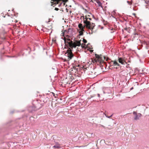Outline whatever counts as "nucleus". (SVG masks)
Wrapping results in <instances>:
<instances>
[{"label":"nucleus","instance_id":"nucleus-16","mask_svg":"<svg viewBox=\"0 0 149 149\" xmlns=\"http://www.w3.org/2000/svg\"><path fill=\"white\" fill-rule=\"evenodd\" d=\"M82 41H83V43L85 44L87 42V40L86 39H84V38H83V40Z\"/></svg>","mask_w":149,"mask_h":149},{"label":"nucleus","instance_id":"nucleus-2","mask_svg":"<svg viewBox=\"0 0 149 149\" xmlns=\"http://www.w3.org/2000/svg\"><path fill=\"white\" fill-rule=\"evenodd\" d=\"M37 104H33L32 106L30 107L28 110L30 112H32L33 111H36L39 109L41 107V104L36 102Z\"/></svg>","mask_w":149,"mask_h":149},{"label":"nucleus","instance_id":"nucleus-30","mask_svg":"<svg viewBox=\"0 0 149 149\" xmlns=\"http://www.w3.org/2000/svg\"><path fill=\"white\" fill-rule=\"evenodd\" d=\"M66 10L67 11V12H68V10L67 9V8H66Z\"/></svg>","mask_w":149,"mask_h":149},{"label":"nucleus","instance_id":"nucleus-20","mask_svg":"<svg viewBox=\"0 0 149 149\" xmlns=\"http://www.w3.org/2000/svg\"><path fill=\"white\" fill-rule=\"evenodd\" d=\"M133 113L134 115H135V116L137 114L136 112L135 111L133 112Z\"/></svg>","mask_w":149,"mask_h":149},{"label":"nucleus","instance_id":"nucleus-13","mask_svg":"<svg viewBox=\"0 0 149 149\" xmlns=\"http://www.w3.org/2000/svg\"><path fill=\"white\" fill-rule=\"evenodd\" d=\"M84 31H83L81 30H80L79 31V36H81L83 34V32H84Z\"/></svg>","mask_w":149,"mask_h":149},{"label":"nucleus","instance_id":"nucleus-37","mask_svg":"<svg viewBox=\"0 0 149 149\" xmlns=\"http://www.w3.org/2000/svg\"><path fill=\"white\" fill-rule=\"evenodd\" d=\"M116 69H117V68H117V67H116Z\"/></svg>","mask_w":149,"mask_h":149},{"label":"nucleus","instance_id":"nucleus-23","mask_svg":"<svg viewBox=\"0 0 149 149\" xmlns=\"http://www.w3.org/2000/svg\"><path fill=\"white\" fill-rule=\"evenodd\" d=\"M55 10H59V9L58 8H55Z\"/></svg>","mask_w":149,"mask_h":149},{"label":"nucleus","instance_id":"nucleus-33","mask_svg":"<svg viewBox=\"0 0 149 149\" xmlns=\"http://www.w3.org/2000/svg\"><path fill=\"white\" fill-rule=\"evenodd\" d=\"M93 17L94 18V15H93Z\"/></svg>","mask_w":149,"mask_h":149},{"label":"nucleus","instance_id":"nucleus-35","mask_svg":"<svg viewBox=\"0 0 149 149\" xmlns=\"http://www.w3.org/2000/svg\"><path fill=\"white\" fill-rule=\"evenodd\" d=\"M133 88V87H132V88H131V89H132Z\"/></svg>","mask_w":149,"mask_h":149},{"label":"nucleus","instance_id":"nucleus-15","mask_svg":"<svg viewBox=\"0 0 149 149\" xmlns=\"http://www.w3.org/2000/svg\"><path fill=\"white\" fill-rule=\"evenodd\" d=\"M132 0H131V2H130L129 1H127V3L130 5H131L132 4Z\"/></svg>","mask_w":149,"mask_h":149},{"label":"nucleus","instance_id":"nucleus-10","mask_svg":"<svg viewBox=\"0 0 149 149\" xmlns=\"http://www.w3.org/2000/svg\"><path fill=\"white\" fill-rule=\"evenodd\" d=\"M96 2L98 4V6L99 7H101L102 8V3H101L98 0H95Z\"/></svg>","mask_w":149,"mask_h":149},{"label":"nucleus","instance_id":"nucleus-14","mask_svg":"<svg viewBox=\"0 0 149 149\" xmlns=\"http://www.w3.org/2000/svg\"><path fill=\"white\" fill-rule=\"evenodd\" d=\"M145 3L147 4V5L146 6V8H148L147 6H148L149 8V0L147 1H145Z\"/></svg>","mask_w":149,"mask_h":149},{"label":"nucleus","instance_id":"nucleus-17","mask_svg":"<svg viewBox=\"0 0 149 149\" xmlns=\"http://www.w3.org/2000/svg\"><path fill=\"white\" fill-rule=\"evenodd\" d=\"M87 19V21H88V19H89V20H91V18H86H86H85L84 17V19L85 20L86 19Z\"/></svg>","mask_w":149,"mask_h":149},{"label":"nucleus","instance_id":"nucleus-22","mask_svg":"<svg viewBox=\"0 0 149 149\" xmlns=\"http://www.w3.org/2000/svg\"><path fill=\"white\" fill-rule=\"evenodd\" d=\"M30 120H33L34 119V118L33 117H30Z\"/></svg>","mask_w":149,"mask_h":149},{"label":"nucleus","instance_id":"nucleus-18","mask_svg":"<svg viewBox=\"0 0 149 149\" xmlns=\"http://www.w3.org/2000/svg\"><path fill=\"white\" fill-rule=\"evenodd\" d=\"M27 50H29V53L30 52H31V49H30V48L29 47H28Z\"/></svg>","mask_w":149,"mask_h":149},{"label":"nucleus","instance_id":"nucleus-36","mask_svg":"<svg viewBox=\"0 0 149 149\" xmlns=\"http://www.w3.org/2000/svg\"><path fill=\"white\" fill-rule=\"evenodd\" d=\"M104 59H105V57L104 56Z\"/></svg>","mask_w":149,"mask_h":149},{"label":"nucleus","instance_id":"nucleus-1","mask_svg":"<svg viewBox=\"0 0 149 149\" xmlns=\"http://www.w3.org/2000/svg\"><path fill=\"white\" fill-rule=\"evenodd\" d=\"M81 40H75L73 42L70 39H68L67 40H64L65 45L67 47L68 49L65 53V55L67 56L68 61H69L72 59L74 56V54L72 52L73 48H75L77 46H80L83 43L81 42Z\"/></svg>","mask_w":149,"mask_h":149},{"label":"nucleus","instance_id":"nucleus-26","mask_svg":"<svg viewBox=\"0 0 149 149\" xmlns=\"http://www.w3.org/2000/svg\"><path fill=\"white\" fill-rule=\"evenodd\" d=\"M63 2H64V3H63V5H65V1H63Z\"/></svg>","mask_w":149,"mask_h":149},{"label":"nucleus","instance_id":"nucleus-34","mask_svg":"<svg viewBox=\"0 0 149 149\" xmlns=\"http://www.w3.org/2000/svg\"><path fill=\"white\" fill-rule=\"evenodd\" d=\"M114 32V31H112V32H111V33H113V32Z\"/></svg>","mask_w":149,"mask_h":149},{"label":"nucleus","instance_id":"nucleus-39","mask_svg":"<svg viewBox=\"0 0 149 149\" xmlns=\"http://www.w3.org/2000/svg\"><path fill=\"white\" fill-rule=\"evenodd\" d=\"M48 99L47 98V100H48Z\"/></svg>","mask_w":149,"mask_h":149},{"label":"nucleus","instance_id":"nucleus-4","mask_svg":"<svg viewBox=\"0 0 149 149\" xmlns=\"http://www.w3.org/2000/svg\"><path fill=\"white\" fill-rule=\"evenodd\" d=\"M84 23L85 24L86 27L89 29H93L95 26V24L93 23H91L90 22L87 21V19L84 20Z\"/></svg>","mask_w":149,"mask_h":149},{"label":"nucleus","instance_id":"nucleus-9","mask_svg":"<svg viewBox=\"0 0 149 149\" xmlns=\"http://www.w3.org/2000/svg\"><path fill=\"white\" fill-rule=\"evenodd\" d=\"M141 114L140 113H139L138 114H137L135 115V116L134 118V119L136 120L139 119L140 117H141Z\"/></svg>","mask_w":149,"mask_h":149},{"label":"nucleus","instance_id":"nucleus-19","mask_svg":"<svg viewBox=\"0 0 149 149\" xmlns=\"http://www.w3.org/2000/svg\"><path fill=\"white\" fill-rule=\"evenodd\" d=\"M105 116H106L107 117V118H110L112 116L113 114L111 115V116H107V115H106V114H105Z\"/></svg>","mask_w":149,"mask_h":149},{"label":"nucleus","instance_id":"nucleus-21","mask_svg":"<svg viewBox=\"0 0 149 149\" xmlns=\"http://www.w3.org/2000/svg\"><path fill=\"white\" fill-rule=\"evenodd\" d=\"M116 13L115 11L114 10L112 12V13L113 15H115V14Z\"/></svg>","mask_w":149,"mask_h":149},{"label":"nucleus","instance_id":"nucleus-31","mask_svg":"<svg viewBox=\"0 0 149 149\" xmlns=\"http://www.w3.org/2000/svg\"><path fill=\"white\" fill-rule=\"evenodd\" d=\"M113 29H113V28H112V29H111V30H113Z\"/></svg>","mask_w":149,"mask_h":149},{"label":"nucleus","instance_id":"nucleus-25","mask_svg":"<svg viewBox=\"0 0 149 149\" xmlns=\"http://www.w3.org/2000/svg\"><path fill=\"white\" fill-rule=\"evenodd\" d=\"M50 21V19H49V20L48 21V22H46L47 23H49V22Z\"/></svg>","mask_w":149,"mask_h":149},{"label":"nucleus","instance_id":"nucleus-11","mask_svg":"<svg viewBox=\"0 0 149 149\" xmlns=\"http://www.w3.org/2000/svg\"><path fill=\"white\" fill-rule=\"evenodd\" d=\"M60 144L58 143L56 144V145L54 146L53 147L55 148H60Z\"/></svg>","mask_w":149,"mask_h":149},{"label":"nucleus","instance_id":"nucleus-32","mask_svg":"<svg viewBox=\"0 0 149 149\" xmlns=\"http://www.w3.org/2000/svg\"><path fill=\"white\" fill-rule=\"evenodd\" d=\"M72 12L71 11H70V14H71V13Z\"/></svg>","mask_w":149,"mask_h":149},{"label":"nucleus","instance_id":"nucleus-7","mask_svg":"<svg viewBox=\"0 0 149 149\" xmlns=\"http://www.w3.org/2000/svg\"><path fill=\"white\" fill-rule=\"evenodd\" d=\"M113 63V64L112 65H113L115 66H119L120 65L116 61H111V63Z\"/></svg>","mask_w":149,"mask_h":149},{"label":"nucleus","instance_id":"nucleus-6","mask_svg":"<svg viewBox=\"0 0 149 149\" xmlns=\"http://www.w3.org/2000/svg\"><path fill=\"white\" fill-rule=\"evenodd\" d=\"M118 60L119 62L122 64H125V63H126L125 61L121 58H118Z\"/></svg>","mask_w":149,"mask_h":149},{"label":"nucleus","instance_id":"nucleus-28","mask_svg":"<svg viewBox=\"0 0 149 149\" xmlns=\"http://www.w3.org/2000/svg\"><path fill=\"white\" fill-rule=\"evenodd\" d=\"M100 74V73H97V74H96V75H98V74Z\"/></svg>","mask_w":149,"mask_h":149},{"label":"nucleus","instance_id":"nucleus-5","mask_svg":"<svg viewBox=\"0 0 149 149\" xmlns=\"http://www.w3.org/2000/svg\"><path fill=\"white\" fill-rule=\"evenodd\" d=\"M63 0H51L52 1H54V3H53V2H52V6L54 7V5H56V4H57L59 3V1H62Z\"/></svg>","mask_w":149,"mask_h":149},{"label":"nucleus","instance_id":"nucleus-12","mask_svg":"<svg viewBox=\"0 0 149 149\" xmlns=\"http://www.w3.org/2000/svg\"><path fill=\"white\" fill-rule=\"evenodd\" d=\"M96 57L97 58V60H98V61H100V60L101 59V57L98 55H97L96 54Z\"/></svg>","mask_w":149,"mask_h":149},{"label":"nucleus","instance_id":"nucleus-38","mask_svg":"<svg viewBox=\"0 0 149 149\" xmlns=\"http://www.w3.org/2000/svg\"><path fill=\"white\" fill-rule=\"evenodd\" d=\"M68 1V0H67L65 1V2H66V1Z\"/></svg>","mask_w":149,"mask_h":149},{"label":"nucleus","instance_id":"nucleus-24","mask_svg":"<svg viewBox=\"0 0 149 149\" xmlns=\"http://www.w3.org/2000/svg\"><path fill=\"white\" fill-rule=\"evenodd\" d=\"M62 4V3H61L60 4H59L58 5V7H60L61 6V5Z\"/></svg>","mask_w":149,"mask_h":149},{"label":"nucleus","instance_id":"nucleus-29","mask_svg":"<svg viewBox=\"0 0 149 149\" xmlns=\"http://www.w3.org/2000/svg\"><path fill=\"white\" fill-rule=\"evenodd\" d=\"M1 39L3 40H4L5 39V38H1Z\"/></svg>","mask_w":149,"mask_h":149},{"label":"nucleus","instance_id":"nucleus-8","mask_svg":"<svg viewBox=\"0 0 149 149\" xmlns=\"http://www.w3.org/2000/svg\"><path fill=\"white\" fill-rule=\"evenodd\" d=\"M78 27L79 28L80 30H81L82 31H84V26H83L82 24H79L78 25Z\"/></svg>","mask_w":149,"mask_h":149},{"label":"nucleus","instance_id":"nucleus-3","mask_svg":"<svg viewBox=\"0 0 149 149\" xmlns=\"http://www.w3.org/2000/svg\"><path fill=\"white\" fill-rule=\"evenodd\" d=\"M63 34V35L66 36L68 38L71 37L73 35V30L69 28L68 30H64Z\"/></svg>","mask_w":149,"mask_h":149},{"label":"nucleus","instance_id":"nucleus-27","mask_svg":"<svg viewBox=\"0 0 149 149\" xmlns=\"http://www.w3.org/2000/svg\"><path fill=\"white\" fill-rule=\"evenodd\" d=\"M97 96L98 97H100V95L99 94H97Z\"/></svg>","mask_w":149,"mask_h":149}]
</instances>
